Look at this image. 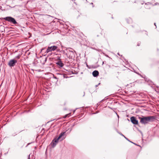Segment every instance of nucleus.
I'll return each mask as SVG.
<instances>
[{"label": "nucleus", "mask_w": 159, "mask_h": 159, "mask_svg": "<svg viewBox=\"0 0 159 159\" xmlns=\"http://www.w3.org/2000/svg\"><path fill=\"white\" fill-rule=\"evenodd\" d=\"M119 134L122 135V136H123L125 139H126L128 140V139H127L126 138L124 135H123L121 133H119Z\"/></svg>", "instance_id": "nucleus-14"}, {"label": "nucleus", "mask_w": 159, "mask_h": 159, "mask_svg": "<svg viewBox=\"0 0 159 159\" xmlns=\"http://www.w3.org/2000/svg\"><path fill=\"white\" fill-rule=\"evenodd\" d=\"M70 114V113H69V114H67L65 116H64V117H63V118H66Z\"/></svg>", "instance_id": "nucleus-13"}, {"label": "nucleus", "mask_w": 159, "mask_h": 159, "mask_svg": "<svg viewBox=\"0 0 159 159\" xmlns=\"http://www.w3.org/2000/svg\"><path fill=\"white\" fill-rule=\"evenodd\" d=\"M139 119L140 120V122L142 124H146L149 122L153 121L155 119L154 116H148L147 117H139Z\"/></svg>", "instance_id": "nucleus-1"}, {"label": "nucleus", "mask_w": 159, "mask_h": 159, "mask_svg": "<svg viewBox=\"0 0 159 159\" xmlns=\"http://www.w3.org/2000/svg\"><path fill=\"white\" fill-rule=\"evenodd\" d=\"M140 43H138L137 44V46H139L140 45Z\"/></svg>", "instance_id": "nucleus-16"}, {"label": "nucleus", "mask_w": 159, "mask_h": 159, "mask_svg": "<svg viewBox=\"0 0 159 159\" xmlns=\"http://www.w3.org/2000/svg\"><path fill=\"white\" fill-rule=\"evenodd\" d=\"M17 62V61L16 60L14 59H11L9 62L8 65L10 67H13L15 65Z\"/></svg>", "instance_id": "nucleus-4"}, {"label": "nucleus", "mask_w": 159, "mask_h": 159, "mask_svg": "<svg viewBox=\"0 0 159 159\" xmlns=\"http://www.w3.org/2000/svg\"><path fill=\"white\" fill-rule=\"evenodd\" d=\"M58 140L57 139V138H55L53 139L51 143V146L53 148L58 143Z\"/></svg>", "instance_id": "nucleus-6"}, {"label": "nucleus", "mask_w": 159, "mask_h": 159, "mask_svg": "<svg viewBox=\"0 0 159 159\" xmlns=\"http://www.w3.org/2000/svg\"><path fill=\"white\" fill-rule=\"evenodd\" d=\"M159 5V4L157 2H156V3H155L154 5H152L153 6H154V5Z\"/></svg>", "instance_id": "nucleus-15"}, {"label": "nucleus", "mask_w": 159, "mask_h": 159, "mask_svg": "<svg viewBox=\"0 0 159 159\" xmlns=\"http://www.w3.org/2000/svg\"><path fill=\"white\" fill-rule=\"evenodd\" d=\"M64 78H65V76H64Z\"/></svg>", "instance_id": "nucleus-23"}, {"label": "nucleus", "mask_w": 159, "mask_h": 159, "mask_svg": "<svg viewBox=\"0 0 159 159\" xmlns=\"http://www.w3.org/2000/svg\"><path fill=\"white\" fill-rule=\"evenodd\" d=\"M62 52H63V53L64 54H65V51L64 50H62Z\"/></svg>", "instance_id": "nucleus-17"}, {"label": "nucleus", "mask_w": 159, "mask_h": 159, "mask_svg": "<svg viewBox=\"0 0 159 159\" xmlns=\"http://www.w3.org/2000/svg\"><path fill=\"white\" fill-rule=\"evenodd\" d=\"M28 159H30V156H29V157H28Z\"/></svg>", "instance_id": "nucleus-18"}, {"label": "nucleus", "mask_w": 159, "mask_h": 159, "mask_svg": "<svg viewBox=\"0 0 159 159\" xmlns=\"http://www.w3.org/2000/svg\"><path fill=\"white\" fill-rule=\"evenodd\" d=\"M152 5V4L151 3H150L149 2H148L146 3H145V7L148 9H150V6Z\"/></svg>", "instance_id": "nucleus-10"}, {"label": "nucleus", "mask_w": 159, "mask_h": 159, "mask_svg": "<svg viewBox=\"0 0 159 159\" xmlns=\"http://www.w3.org/2000/svg\"><path fill=\"white\" fill-rule=\"evenodd\" d=\"M65 132L61 133L59 135V136L57 139L59 140L61 139V141L63 140L65 138Z\"/></svg>", "instance_id": "nucleus-5"}, {"label": "nucleus", "mask_w": 159, "mask_h": 159, "mask_svg": "<svg viewBox=\"0 0 159 159\" xmlns=\"http://www.w3.org/2000/svg\"><path fill=\"white\" fill-rule=\"evenodd\" d=\"M65 54L69 59H72L74 57V54L73 51H70L69 53H66Z\"/></svg>", "instance_id": "nucleus-7"}, {"label": "nucleus", "mask_w": 159, "mask_h": 159, "mask_svg": "<svg viewBox=\"0 0 159 159\" xmlns=\"http://www.w3.org/2000/svg\"><path fill=\"white\" fill-rule=\"evenodd\" d=\"M58 47L56 46H53L51 47H48L47 49L46 52L48 53L52 51H54L57 50Z\"/></svg>", "instance_id": "nucleus-3"}, {"label": "nucleus", "mask_w": 159, "mask_h": 159, "mask_svg": "<svg viewBox=\"0 0 159 159\" xmlns=\"http://www.w3.org/2000/svg\"><path fill=\"white\" fill-rule=\"evenodd\" d=\"M20 55H18V56H17L15 57V58L14 59H15L16 60H17V59H20Z\"/></svg>", "instance_id": "nucleus-12"}, {"label": "nucleus", "mask_w": 159, "mask_h": 159, "mask_svg": "<svg viewBox=\"0 0 159 159\" xmlns=\"http://www.w3.org/2000/svg\"><path fill=\"white\" fill-rule=\"evenodd\" d=\"M156 27V23H154Z\"/></svg>", "instance_id": "nucleus-19"}, {"label": "nucleus", "mask_w": 159, "mask_h": 159, "mask_svg": "<svg viewBox=\"0 0 159 159\" xmlns=\"http://www.w3.org/2000/svg\"><path fill=\"white\" fill-rule=\"evenodd\" d=\"M130 120L131 122L134 125H137L138 124V120L134 116H132L130 118Z\"/></svg>", "instance_id": "nucleus-8"}, {"label": "nucleus", "mask_w": 159, "mask_h": 159, "mask_svg": "<svg viewBox=\"0 0 159 159\" xmlns=\"http://www.w3.org/2000/svg\"><path fill=\"white\" fill-rule=\"evenodd\" d=\"M3 19L9 22L11 24H12L15 25L17 23L15 19L11 17V16H7L3 18Z\"/></svg>", "instance_id": "nucleus-2"}, {"label": "nucleus", "mask_w": 159, "mask_h": 159, "mask_svg": "<svg viewBox=\"0 0 159 159\" xmlns=\"http://www.w3.org/2000/svg\"><path fill=\"white\" fill-rule=\"evenodd\" d=\"M56 64L61 67H62L64 65L63 64L61 61L57 62Z\"/></svg>", "instance_id": "nucleus-11"}, {"label": "nucleus", "mask_w": 159, "mask_h": 159, "mask_svg": "<svg viewBox=\"0 0 159 159\" xmlns=\"http://www.w3.org/2000/svg\"><path fill=\"white\" fill-rule=\"evenodd\" d=\"M92 74L94 77H96L98 75L99 72L97 70H95L93 72Z\"/></svg>", "instance_id": "nucleus-9"}, {"label": "nucleus", "mask_w": 159, "mask_h": 159, "mask_svg": "<svg viewBox=\"0 0 159 159\" xmlns=\"http://www.w3.org/2000/svg\"><path fill=\"white\" fill-rule=\"evenodd\" d=\"M69 51L70 52V51H71V50H69Z\"/></svg>", "instance_id": "nucleus-21"}, {"label": "nucleus", "mask_w": 159, "mask_h": 159, "mask_svg": "<svg viewBox=\"0 0 159 159\" xmlns=\"http://www.w3.org/2000/svg\"><path fill=\"white\" fill-rule=\"evenodd\" d=\"M158 90V91H159V90ZM155 91H156V92H159V91H157V90H155Z\"/></svg>", "instance_id": "nucleus-20"}, {"label": "nucleus", "mask_w": 159, "mask_h": 159, "mask_svg": "<svg viewBox=\"0 0 159 159\" xmlns=\"http://www.w3.org/2000/svg\"><path fill=\"white\" fill-rule=\"evenodd\" d=\"M103 100H102V101H101V102Z\"/></svg>", "instance_id": "nucleus-22"}]
</instances>
